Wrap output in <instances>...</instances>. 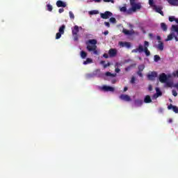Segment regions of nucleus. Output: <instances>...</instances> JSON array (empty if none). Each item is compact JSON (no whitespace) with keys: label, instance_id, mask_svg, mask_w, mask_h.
<instances>
[{"label":"nucleus","instance_id":"1","mask_svg":"<svg viewBox=\"0 0 178 178\" xmlns=\"http://www.w3.org/2000/svg\"><path fill=\"white\" fill-rule=\"evenodd\" d=\"M148 47H149V42L148 41H145L144 47L143 44H139L138 48L133 49L131 52L132 54H137V52L141 54V52H145L146 56H149L151 55V52L148 50Z\"/></svg>","mask_w":178,"mask_h":178},{"label":"nucleus","instance_id":"2","mask_svg":"<svg viewBox=\"0 0 178 178\" xmlns=\"http://www.w3.org/2000/svg\"><path fill=\"white\" fill-rule=\"evenodd\" d=\"M97 40L92 39L86 42V49L89 52H93L94 55H98V50H97Z\"/></svg>","mask_w":178,"mask_h":178},{"label":"nucleus","instance_id":"3","mask_svg":"<svg viewBox=\"0 0 178 178\" xmlns=\"http://www.w3.org/2000/svg\"><path fill=\"white\" fill-rule=\"evenodd\" d=\"M131 8L127 11V15H132L133 13L141 9V3H130Z\"/></svg>","mask_w":178,"mask_h":178},{"label":"nucleus","instance_id":"4","mask_svg":"<svg viewBox=\"0 0 178 178\" xmlns=\"http://www.w3.org/2000/svg\"><path fill=\"white\" fill-rule=\"evenodd\" d=\"M79 26L75 25L72 29V37L74 38V41H79Z\"/></svg>","mask_w":178,"mask_h":178},{"label":"nucleus","instance_id":"5","mask_svg":"<svg viewBox=\"0 0 178 178\" xmlns=\"http://www.w3.org/2000/svg\"><path fill=\"white\" fill-rule=\"evenodd\" d=\"M113 16V14L111 11H106L104 13H100L102 19H109V17Z\"/></svg>","mask_w":178,"mask_h":178},{"label":"nucleus","instance_id":"6","mask_svg":"<svg viewBox=\"0 0 178 178\" xmlns=\"http://www.w3.org/2000/svg\"><path fill=\"white\" fill-rule=\"evenodd\" d=\"M100 90H102V91L106 92H108V91L113 92V91H115V88H113L111 86H103L100 88Z\"/></svg>","mask_w":178,"mask_h":178},{"label":"nucleus","instance_id":"7","mask_svg":"<svg viewBox=\"0 0 178 178\" xmlns=\"http://www.w3.org/2000/svg\"><path fill=\"white\" fill-rule=\"evenodd\" d=\"M159 80L161 83H166L168 81V76H166V74L162 73L159 75Z\"/></svg>","mask_w":178,"mask_h":178},{"label":"nucleus","instance_id":"8","mask_svg":"<svg viewBox=\"0 0 178 178\" xmlns=\"http://www.w3.org/2000/svg\"><path fill=\"white\" fill-rule=\"evenodd\" d=\"M120 99H122V101H125L126 102H130V101H131L130 96L123 94L120 95Z\"/></svg>","mask_w":178,"mask_h":178},{"label":"nucleus","instance_id":"9","mask_svg":"<svg viewBox=\"0 0 178 178\" xmlns=\"http://www.w3.org/2000/svg\"><path fill=\"white\" fill-rule=\"evenodd\" d=\"M110 58H115L118 55V50L116 49H110L108 51Z\"/></svg>","mask_w":178,"mask_h":178},{"label":"nucleus","instance_id":"10","mask_svg":"<svg viewBox=\"0 0 178 178\" xmlns=\"http://www.w3.org/2000/svg\"><path fill=\"white\" fill-rule=\"evenodd\" d=\"M158 76V73L156 72H152L151 74L147 75V79L149 80H155V78Z\"/></svg>","mask_w":178,"mask_h":178},{"label":"nucleus","instance_id":"11","mask_svg":"<svg viewBox=\"0 0 178 178\" xmlns=\"http://www.w3.org/2000/svg\"><path fill=\"white\" fill-rule=\"evenodd\" d=\"M56 6L58 8H66L67 5H66V3H65L60 0H58L56 1Z\"/></svg>","mask_w":178,"mask_h":178},{"label":"nucleus","instance_id":"12","mask_svg":"<svg viewBox=\"0 0 178 178\" xmlns=\"http://www.w3.org/2000/svg\"><path fill=\"white\" fill-rule=\"evenodd\" d=\"M119 45L122 47H126L127 48H130V47H131V44H130V42H119Z\"/></svg>","mask_w":178,"mask_h":178},{"label":"nucleus","instance_id":"13","mask_svg":"<svg viewBox=\"0 0 178 178\" xmlns=\"http://www.w3.org/2000/svg\"><path fill=\"white\" fill-rule=\"evenodd\" d=\"M168 109L169 111H170V109H172L173 112H175V113H178V107L176 106H172V104H170L168 106Z\"/></svg>","mask_w":178,"mask_h":178},{"label":"nucleus","instance_id":"14","mask_svg":"<svg viewBox=\"0 0 178 178\" xmlns=\"http://www.w3.org/2000/svg\"><path fill=\"white\" fill-rule=\"evenodd\" d=\"M171 6H178V0H166Z\"/></svg>","mask_w":178,"mask_h":178},{"label":"nucleus","instance_id":"15","mask_svg":"<svg viewBox=\"0 0 178 178\" xmlns=\"http://www.w3.org/2000/svg\"><path fill=\"white\" fill-rule=\"evenodd\" d=\"M122 33H124V34H125L126 35H133V34H134V30L129 31L127 29H123Z\"/></svg>","mask_w":178,"mask_h":178},{"label":"nucleus","instance_id":"16","mask_svg":"<svg viewBox=\"0 0 178 178\" xmlns=\"http://www.w3.org/2000/svg\"><path fill=\"white\" fill-rule=\"evenodd\" d=\"M152 102V99H151L150 95H146L144 99L145 104H151Z\"/></svg>","mask_w":178,"mask_h":178},{"label":"nucleus","instance_id":"17","mask_svg":"<svg viewBox=\"0 0 178 178\" xmlns=\"http://www.w3.org/2000/svg\"><path fill=\"white\" fill-rule=\"evenodd\" d=\"M143 104H144V102L141 99H136L134 101V104H135V106H141L143 105Z\"/></svg>","mask_w":178,"mask_h":178},{"label":"nucleus","instance_id":"18","mask_svg":"<svg viewBox=\"0 0 178 178\" xmlns=\"http://www.w3.org/2000/svg\"><path fill=\"white\" fill-rule=\"evenodd\" d=\"M173 38H175V33H171L167 36V38L165 40V41H172Z\"/></svg>","mask_w":178,"mask_h":178},{"label":"nucleus","instance_id":"19","mask_svg":"<svg viewBox=\"0 0 178 178\" xmlns=\"http://www.w3.org/2000/svg\"><path fill=\"white\" fill-rule=\"evenodd\" d=\"M162 95V92L159 89V88H156V94L154 95V97L158 98V97H161Z\"/></svg>","mask_w":178,"mask_h":178},{"label":"nucleus","instance_id":"20","mask_svg":"<svg viewBox=\"0 0 178 178\" xmlns=\"http://www.w3.org/2000/svg\"><path fill=\"white\" fill-rule=\"evenodd\" d=\"M161 28L163 31H168V25H166V24L164 22L161 23Z\"/></svg>","mask_w":178,"mask_h":178},{"label":"nucleus","instance_id":"21","mask_svg":"<svg viewBox=\"0 0 178 178\" xmlns=\"http://www.w3.org/2000/svg\"><path fill=\"white\" fill-rule=\"evenodd\" d=\"M157 48L159 49V51H162L163 49V42L162 41H159Z\"/></svg>","mask_w":178,"mask_h":178},{"label":"nucleus","instance_id":"22","mask_svg":"<svg viewBox=\"0 0 178 178\" xmlns=\"http://www.w3.org/2000/svg\"><path fill=\"white\" fill-rule=\"evenodd\" d=\"M65 29H66V26L62 25L58 29L59 33L65 34Z\"/></svg>","mask_w":178,"mask_h":178},{"label":"nucleus","instance_id":"23","mask_svg":"<svg viewBox=\"0 0 178 178\" xmlns=\"http://www.w3.org/2000/svg\"><path fill=\"white\" fill-rule=\"evenodd\" d=\"M120 12H123L124 13H127V12H129V10H127V7L126 6L120 7Z\"/></svg>","mask_w":178,"mask_h":178},{"label":"nucleus","instance_id":"24","mask_svg":"<svg viewBox=\"0 0 178 178\" xmlns=\"http://www.w3.org/2000/svg\"><path fill=\"white\" fill-rule=\"evenodd\" d=\"M80 55L82 59H86L87 58V53L84 51H81Z\"/></svg>","mask_w":178,"mask_h":178},{"label":"nucleus","instance_id":"25","mask_svg":"<svg viewBox=\"0 0 178 178\" xmlns=\"http://www.w3.org/2000/svg\"><path fill=\"white\" fill-rule=\"evenodd\" d=\"M89 63H92V59L87 58L86 60L83 61V65H89Z\"/></svg>","mask_w":178,"mask_h":178},{"label":"nucleus","instance_id":"26","mask_svg":"<svg viewBox=\"0 0 178 178\" xmlns=\"http://www.w3.org/2000/svg\"><path fill=\"white\" fill-rule=\"evenodd\" d=\"M154 10L157 13H159L162 11V8L158 7L156 6H154Z\"/></svg>","mask_w":178,"mask_h":178},{"label":"nucleus","instance_id":"27","mask_svg":"<svg viewBox=\"0 0 178 178\" xmlns=\"http://www.w3.org/2000/svg\"><path fill=\"white\" fill-rule=\"evenodd\" d=\"M169 22H175L178 20V19H175V16H170L168 18Z\"/></svg>","mask_w":178,"mask_h":178},{"label":"nucleus","instance_id":"28","mask_svg":"<svg viewBox=\"0 0 178 178\" xmlns=\"http://www.w3.org/2000/svg\"><path fill=\"white\" fill-rule=\"evenodd\" d=\"M138 72H143V70L145 69V66L144 65H140L138 66Z\"/></svg>","mask_w":178,"mask_h":178},{"label":"nucleus","instance_id":"29","mask_svg":"<svg viewBox=\"0 0 178 178\" xmlns=\"http://www.w3.org/2000/svg\"><path fill=\"white\" fill-rule=\"evenodd\" d=\"M98 13H99V12L95 10L89 12V15H98Z\"/></svg>","mask_w":178,"mask_h":178},{"label":"nucleus","instance_id":"30","mask_svg":"<svg viewBox=\"0 0 178 178\" xmlns=\"http://www.w3.org/2000/svg\"><path fill=\"white\" fill-rule=\"evenodd\" d=\"M160 60H161V57L159 55L154 56V62H159Z\"/></svg>","mask_w":178,"mask_h":178},{"label":"nucleus","instance_id":"31","mask_svg":"<svg viewBox=\"0 0 178 178\" xmlns=\"http://www.w3.org/2000/svg\"><path fill=\"white\" fill-rule=\"evenodd\" d=\"M47 10L49 12H52V9H54V8L52 7V6L51 4H47Z\"/></svg>","mask_w":178,"mask_h":178},{"label":"nucleus","instance_id":"32","mask_svg":"<svg viewBox=\"0 0 178 178\" xmlns=\"http://www.w3.org/2000/svg\"><path fill=\"white\" fill-rule=\"evenodd\" d=\"M62 34L63 33H60V32L57 33L56 35V40H59V38H60V37H62Z\"/></svg>","mask_w":178,"mask_h":178},{"label":"nucleus","instance_id":"33","mask_svg":"<svg viewBox=\"0 0 178 178\" xmlns=\"http://www.w3.org/2000/svg\"><path fill=\"white\" fill-rule=\"evenodd\" d=\"M69 15H70V19H74V14H73V12L70 11Z\"/></svg>","mask_w":178,"mask_h":178},{"label":"nucleus","instance_id":"34","mask_svg":"<svg viewBox=\"0 0 178 178\" xmlns=\"http://www.w3.org/2000/svg\"><path fill=\"white\" fill-rule=\"evenodd\" d=\"M109 20H110L111 23H116L115 17H111Z\"/></svg>","mask_w":178,"mask_h":178},{"label":"nucleus","instance_id":"35","mask_svg":"<svg viewBox=\"0 0 178 178\" xmlns=\"http://www.w3.org/2000/svg\"><path fill=\"white\" fill-rule=\"evenodd\" d=\"M134 83H136V77L132 76V78L131 79V83L134 84Z\"/></svg>","mask_w":178,"mask_h":178},{"label":"nucleus","instance_id":"36","mask_svg":"<svg viewBox=\"0 0 178 178\" xmlns=\"http://www.w3.org/2000/svg\"><path fill=\"white\" fill-rule=\"evenodd\" d=\"M149 5L154 7L155 6H154V0H149Z\"/></svg>","mask_w":178,"mask_h":178},{"label":"nucleus","instance_id":"37","mask_svg":"<svg viewBox=\"0 0 178 178\" xmlns=\"http://www.w3.org/2000/svg\"><path fill=\"white\" fill-rule=\"evenodd\" d=\"M174 77H178V70L172 73Z\"/></svg>","mask_w":178,"mask_h":178},{"label":"nucleus","instance_id":"38","mask_svg":"<svg viewBox=\"0 0 178 178\" xmlns=\"http://www.w3.org/2000/svg\"><path fill=\"white\" fill-rule=\"evenodd\" d=\"M172 92L174 97H177V92H176V90H173Z\"/></svg>","mask_w":178,"mask_h":178},{"label":"nucleus","instance_id":"39","mask_svg":"<svg viewBox=\"0 0 178 178\" xmlns=\"http://www.w3.org/2000/svg\"><path fill=\"white\" fill-rule=\"evenodd\" d=\"M104 2H111V3H115L114 0H103Z\"/></svg>","mask_w":178,"mask_h":178},{"label":"nucleus","instance_id":"40","mask_svg":"<svg viewBox=\"0 0 178 178\" xmlns=\"http://www.w3.org/2000/svg\"><path fill=\"white\" fill-rule=\"evenodd\" d=\"M143 71H138L137 74L140 76V77H143Z\"/></svg>","mask_w":178,"mask_h":178},{"label":"nucleus","instance_id":"41","mask_svg":"<svg viewBox=\"0 0 178 178\" xmlns=\"http://www.w3.org/2000/svg\"><path fill=\"white\" fill-rule=\"evenodd\" d=\"M106 76L107 77H111V76H112V73L109 72H106Z\"/></svg>","mask_w":178,"mask_h":178},{"label":"nucleus","instance_id":"42","mask_svg":"<svg viewBox=\"0 0 178 178\" xmlns=\"http://www.w3.org/2000/svg\"><path fill=\"white\" fill-rule=\"evenodd\" d=\"M108 66H111V63H108L107 64H104V68L106 69V67H108Z\"/></svg>","mask_w":178,"mask_h":178},{"label":"nucleus","instance_id":"43","mask_svg":"<svg viewBox=\"0 0 178 178\" xmlns=\"http://www.w3.org/2000/svg\"><path fill=\"white\" fill-rule=\"evenodd\" d=\"M104 24H105V26H106V27H111V24H109V22H105Z\"/></svg>","mask_w":178,"mask_h":178},{"label":"nucleus","instance_id":"44","mask_svg":"<svg viewBox=\"0 0 178 178\" xmlns=\"http://www.w3.org/2000/svg\"><path fill=\"white\" fill-rule=\"evenodd\" d=\"M103 57L105 58L106 59H108V58H109V56L108 55V54L105 53L104 54Z\"/></svg>","mask_w":178,"mask_h":178},{"label":"nucleus","instance_id":"45","mask_svg":"<svg viewBox=\"0 0 178 178\" xmlns=\"http://www.w3.org/2000/svg\"><path fill=\"white\" fill-rule=\"evenodd\" d=\"M167 87H172V83L170 82H165Z\"/></svg>","mask_w":178,"mask_h":178},{"label":"nucleus","instance_id":"46","mask_svg":"<svg viewBox=\"0 0 178 178\" xmlns=\"http://www.w3.org/2000/svg\"><path fill=\"white\" fill-rule=\"evenodd\" d=\"M64 11H65V10L63 8H60L58 10L59 13H63Z\"/></svg>","mask_w":178,"mask_h":178},{"label":"nucleus","instance_id":"47","mask_svg":"<svg viewBox=\"0 0 178 178\" xmlns=\"http://www.w3.org/2000/svg\"><path fill=\"white\" fill-rule=\"evenodd\" d=\"M115 73H119L120 72V69L117 67V68H115Z\"/></svg>","mask_w":178,"mask_h":178},{"label":"nucleus","instance_id":"48","mask_svg":"<svg viewBox=\"0 0 178 178\" xmlns=\"http://www.w3.org/2000/svg\"><path fill=\"white\" fill-rule=\"evenodd\" d=\"M148 90L149 91H152V85H149Z\"/></svg>","mask_w":178,"mask_h":178},{"label":"nucleus","instance_id":"49","mask_svg":"<svg viewBox=\"0 0 178 178\" xmlns=\"http://www.w3.org/2000/svg\"><path fill=\"white\" fill-rule=\"evenodd\" d=\"M104 35H108V34H109V31H105L104 32Z\"/></svg>","mask_w":178,"mask_h":178},{"label":"nucleus","instance_id":"50","mask_svg":"<svg viewBox=\"0 0 178 178\" xmlns=\"http://www.w3.org/2000/svg\"><path fill=\"white\" fill-rule=\"evenodd\" d=\"M130 69H131V67H128L125 68V71L126 72H129V70H130Z\"/></svg>","mask_w":178,"mask_h":178},{"label":"nucleus","instance_id":"51","mask_svg":"<svg viewBox=\"0 0 178 178\" xmlns=\"http://www.w3.org/2000/svg\"><path fill=\"white\" fill-rule=\"evenodd\" d=\"M136 0H129V3H135Z\"/></svg>","mask_w":178,"mask_h":178},{"label":"nucleus","instance_id":"52","mask_svg":"<svg viewBox=\"0 0 178 178\" xmlns=\"http://www.w3.org/2000/svg\"><path fill=\"white\" fill-rule=\"evenodd\" d=\"M94 2H96L97 3H99V2H101L102 0H92Z\"/></svg>","mask_w":178,"mask_h":178},{"label":"nucleus","instance_id":"53","mask_svg":"<svg viewBox=\"0 0 178 178\" xmlns=\"http://www.w3.org/2000/svg\"><path fill=\"white\" fill-rule=\"evenodd\" d=\"M120 64L119 63H116L115 65V67H119V65Z\"/></svg>","mask_w":178,"mask_h":178},{"label":"nucleus","instance_id":"54","mask_svg":"<svg viewBox=\"0 0 178 178\" xmlns=\"http://www.w3.org/2000/svg\"><path fill=\"white\" fill-rule=\"evenodd\" d=\"M128 90H129V88L124 87V92H126V91H127Z\"/></svg>","mask_w":178,"mask_h":178},{"label":"nucleus","instance_id":"55","mask_svg":"<svg viewBox=\"0 0 178 178\" xmlns=\"http://www.w3.org/2000/svg\"><path fill=\"white\" fill-rule=\"evenodd\" d=\"M174 87H175V88H177L178 89V83H175L174 85Z\"/></svg>","mask_w":178,"mask_h":178},{"label":"nucleus","instance_id":"56","mask_svg":"<svg viewBox=\"0 0 178 178\" xmlns=\"http://www.w3.org/2000/svg\"><path fill=\"white\" fill-rule=\"evenodd\" d=\"M157 40L158 41H161V40H162V38H161V36H157Z\"/></svg>","mask_w":178,"mask_h":178},{"label":"nucleus","instance_id":"57","mask_svg":"<svg viewBox=\"0 0 178 178\" xmlns=\"http://www.w3.org/2000/svg\"><path fill=\"white\" fill-rule=\"evenodd\" d=\"M174 38H175V41H177V42L178 41V38H177V36H176V35H174Z\"/></svg>","mask_w":178,"mask_h":178},{"label":"nucleus","instance_id":"58","mask_svg":"<svg viewBox=\"0 0 178 178\" xmlns=\"http://www.w3.org/2000/svg\"><path fill=\"white\" fill-rule=\"evenodd\" d=\"M110 77H116V74H111Z\"/></svg>","mask_w":178,"mask_h":178},{"label":"nucleus","instance_id":"59","mask_svg":"<svg viewBox=\"0 0 178 178\" xmlns=\"http://www.w3.org/2000/svg\"><path fill=\"white\" fill-rule=\"evenodd\" d=\"M172 122H173V120H172V118H170L168 120V123H172Z\"/></svg>","mask_w":178,"mask_h":178},{"label":"nucleus","instance_id":"60","mask_svg":"<svg viewBox=\"0 0 178 178\" xmlns=\"http://www.w3.org/2000/svg\"><path fill=\"white\" fill-rule=\"evenodd\" d=\"M100 63H101V65H105V61H104V60H102V61L100 62Z\"/></svg>","mask_w":178,"mask_h":178},{"label":"nucleus","instance_id":"61","mask_svg":"<svg viewBox=\"0 0 178 178\" xmlns=\"http://www.w3.org/2000/svg\"><path fill=\"white\" fill-rule=\"evenodd\" d=\"M149 37L150 38H152V37H153L152 33H149Z\"/></svg>","mask_w":178,"mask_h":178},{"label":"nucleus","instance_id":"62","mask_svg":"<svg viewBox=\"0 0 178 178\" xmlns=\"http://www.w3.org/2000/svg\"><path fill=\"white\" fill-rule=\"evenodd\" d=\"M159 14H161V16H163V11H161V13H159Z\"/></svg>","mask_w":178,"mask_h":178}]
</instances>
